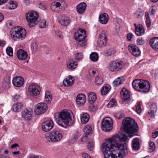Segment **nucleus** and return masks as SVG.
Instances as JSON below:
<instances>
[{"label": "nucleus", "instance_id": "ea45409f", "mask_svg": "<svg viewBox=\"0 0 158 158\" xmlns=\"http://www.w3.org/2000/svg\"><path fill=\"white\" fill-rule=\"evenodd\" d=\"M90 58L92 61L95 62L98 60V56L97 53L93 52L90 54Z\"/></svg>", "mask_w": 158, "mask_h": 158}, {"label": "nucleus", "instance_id": "5701e85b", "mask_svg": "<svg viewBox=\"0 0 158 158\" xmlns=\"http://www.w3.org/2000/svg\"><path fill=\"white\" fill-rule=\"evenodd\" d=\"M150 44L154 49L158 50V38H152L150 40Z\"/></svg>", "mask_w": 158, "mask_h": 158}, {"label": "nucleus", "instance_id": "4d7b16f0", "mask_svg": "<svg viewBox=\"0 0 158 158\" xmlns=\"http://www.w3.org/2000/svg\"><path fill=\"white\" fill-rule=\"evenodd\" d=\"M89 108L90 110L91 111H94L96 108V106H94L93 105H91L89 106Z\"/></svg>", "mask_w": 158, "mask_h": 158}, {"label": "nucleus", "instance_id": "39448f33", "mask_svg": "<svg viewBox=\"0 0 158 158\" xmlns=\"http://www.w3.org/2000/svg\"><path fill=\"white\" fill-rule=\"evenodd\" d=\"M86 31L82 29H79L75 33L74 37L79 46L83 47L87 44V41L85 40L86 37Z\"/></svg>", "mask_w": 158, "mask_h": 158}, {"label": "nucleus", "instance_id": "3c124183", "mask_svg": "<svg viewBox=\"0 0 158 158\" xmlns=\"http://www.w3.org/2000/svg\"><path fill=\"white\" fill-rule=\"evenodd\" d=\"M136 111L138 114H140L141 113L142 110L141 108V104L140 103H138L136 107Z\"/></svg>", "mask_w": 158, "mask_h": 158}, {"label": "nucleus", "instance_id": "1a4fd4ad", "mask_svg": "<svg viewBox=\"0 0 158 158\" xmlns=\"http://www.w3.org/2000/svg\"><path fill=\"white\" fill-rule=\"evenodd\" d=\"M47 105L44 103H40L37 104L36 108L35 109L34 112L36 115H39L40 114L45 112L47 109Z\"/></svg>", "mask_w": 158, "mask_h": 158}, {"label": "nucleus", "instance_id": "774afa93", "mask_svg": "<svg viewBox=\"0 0 158 158\" xmlns=\"http://www.w3.org/2000/svg\"><path fill=\"white\" fill-rule=\"evenodd\" d=\"M8 0H0V5L6 3Z\"/></svg>", "mask_w": 158, "mask_h": 158}, {"label": "nucleus", "instance_id": "6ab92c4d", "mask_svg": "<svg viewBox=\"0 0 158 158\" xmlns=\"http://www.w3.org/2000/svg\"><path fill=\"white\" fill-rule=\"evenodd\" d=\"M74 78L70 75L65 79L63 81V85L66 86H69L72 85L74 82Z\"/></svg>", "mask_w": 158, "mask_h": 158}, {"label": "nucleus", "instance_id": "dca6fc26", "mask_svg": "<svg viewBox=\"0 0 158 158\" xmlns=\"http://www.w3.org/2000/svg\"><path fill=\"white\" fill-rule=\"evenodd\" d=\"M24 79L20 77H17L14 78L12 81L13 85L16 87H21L23 84Z\"/></svg>", "mask_w": 158, "mask_h": 158}, {"label": "nucleus", "instance_id": "864d4df0", "mask_svg": "<svg viewBox=\"0 0 158 158\" xmlns=\"http://www.w3.org/2000/svg\"><path fill=\"white\" fill-rule=\"evenodd\" d=\"M143 14V12L141 10L135 14V16L138 18H141L142 17Z\"/></svg>", "mask_w": 158, "mask_h": 158}, {"label": "nucleus", "instance_id": "7ed1b4c3", "mask_svg": "<svg viewBox=\"0 0 158 158\" xmlns=\"http://www.w3.org/2000/svg\"><path fill=\"white\" fill-rule=\"evenodd\" d=\"M122 123L123 125V129L124 132L128 134L130 138L135 135L138 132V127L137 123L131 118L127 117L123 119Z\"/></svg>", "mask_w": 158, "mask_h": 158}, {"label": "nucleus", "instance_id": "c03bdc74", "mask_svg": "<svg viewBox=\"0 0 158 158\" xmlns=\"http://www.w3.org/2000/svg\"><path fill=\"white\" fill-rule=\"evenodd\" d=\"M149 151L150 152H153L156 148L155 143L152 142H149Z\"/></svg>", "mask_w": 158, "mask_h": 158}, {"label": "nucleus", "instance_id": "4c0bfd02", "mask_svg": "<svg viewBox=\"0 0 158 158\" xmlns=\"http://www.w3.org/2000/svg\"><path fill=\"white\" fill-rule=\"evenodd\" d=\"M145 18L146 19V25L147 27L149 28L151 25V21L149 17V14L147 11L145 12Z\"/></svg>", "mask_w": 158, "mask_h": 158}, {"label": "nucleus", "instance_id": "a878e982", "mask_svg": "<svg viewBox=\"0 0 158 158\" xmlns=\"http://www.w3.org/2000/svg\"><path fill=\"white\" fill-rule=\"evenodd\" d=\"M135 33L138 36H141L144 33V30L143 26L141 24L139 25L138 27L135 29Z\"/></svg>", "mask_w": 158, "mask_h": 158}, {"label": "nucleus", "instance_id": "f3484780", "mask_svg": "<svg viewBox=\"0 0 158 158\" xmlns=\"http://www.w3.org/2000/svg\"><path fill=\"white\" fill-rule=\"evenodd\" d=\"M76 101L77 104L80 106L83 105L86 101V96L83 94H79L77 96Z\"/></svg>", "mask_w": 158, "mask_h": 158}, {"label": "nucleus", "instance_id": "bb28decb", "mask_svg": "<svg viewBox=\"0 0 158 158\" xmlns=\"http://www.w3.org/2000/svg\"><path fill=\"white\" fill-rule=\"evenodd\" d=\"M22 116L25 119L29 120L31 118V112L27 109H25L22 112Z\"/></svg>", "mask_w": 158, "mask_h": 158}, {"label": "nucleus", "instance_id": "aec40b11", "mask_svg": "<svg viewBox=\"0 0 158 158\" xmlns=\"http://www.w3.org/2000/svg\"><path fill=\"white\" fill-rule=\"evenodd\" d=\"M122 98L125 101L128 100L130 98V94L129 91L125 88H123L120 92Z\"/></svg>", "mask_w": 158, "mask_h": 158}, {"label": "nucleus", "instance_id": "4468645a", "mask_svg": "<svg viewBox=\"0 0 158 158\" xmlns=\"http://www.w3.org/2000/svg\"><path fill=\"white\" fill-rule=\"evenodd\" d=\"M53 123L52 120H48L43 123L42 125V130L44 131H50L53 127Z\"/></svg>", "mask_w": 158, "mask_h": 158}, {"label": "nucleus", "instance_id": "a211bd4d", "mask_svg": "<svg viewBox=\"0 0 158 158\" xmlns=\"http://www.w3.org/2000/svg\"><path fill=\"white\" fill-rule=\"evenodd\" d=\"M17 55L19 59L21 60H26L28 56L27 52L22 49H19L17 51Z\"/></svg>", "mask_w": 158, "mask_h": 158}, {"label": "nucleus", "instance_id": "20e7f679", "mask_svg": "<svg viewBox=\"0 0 158 158\" xmlns=\"http://www.w3.org/2000/svg\"><path fill=\"white\" fill-rule=\"evenodd\" d=\"M26 35L25 29L20 27H15L11 31V38L15 40L17 39L22 40L25 38Z\"/></svg>", "mask_w": 158, "mask_h": 158}, {"label": "nucleus", "instance_id": "338daca9", "mask_svg": "<svg viewBox=\"0 0 158 158\" xmlns=\"http://www.w3.org/2000/svg\"><path fill=\"white\" fill-rule=\"evenodd\" d=\"M17 147H19L17 143L13 144L11 145V148L12 149L15 148Z\"/></svg>", "mask_w": 158, "mask_h": 158}, {"label": "nucleus", "instance_id": "cd10ccee", "mask_svg": "<svg viewBox=\"0 0 158 158\" xmlns=\"http://www.w3.org/2000/svg\"><path fill=\"white\" fill-rule=\"evenodd\" d=\"M61 4L60 2L55 1L53 2L51 4V9L53 11L56 12L60 9Z\"/></svg>", "mask_w": 158, "mask_h": 158}, {"label": "nucleus", "instance_id": "5fc2aeb1", "mask_svg": "<svg viewBox=\"0 0 158 158\" xmlns=\"http://www.w3.org/2000/svg\"><path fill=\"white\" fill-rule=\"evenodd\" d=\"M137 44L139 45H141L144 43V40L142 38L139 39L137 40Z\"/></svg>", "mask_w": 158, "mask_h": 158}, {"label": "nucleus", "instance_id": "4be33fe9", "mask_svg": "<svg viewBox=\"0 0 158 158\" xmlns=\"http://www.w3.org/2000/svg\"><path fill=\"white\" fill-rule=\"evenodd\" d=\"M86 7V4L84 2H81L78 4L76 7L77 13L80 14H83L85 10Z\"/></svg>", "mask_w": 158, "mask_h": 158}, {"label": "nucleus", "instance_id": "c756f323", "mask_svg": "<svg viewBox=\"0 0 158 158\" xmlns=\"http://www.w3.org/2000/svg\"><path fill=\"white\" fill-rule=\"evenodd\" d=\"M77 63L73 60H70L67 63V67L69 69H76L77 66Z\"/></svg>", "mask_w": 158, "mask_h": 158}, {"label": "nucleus", "instance_id": "2f4dec72", "mask_svg": "<svg viewBox=\"0 0 158 158\" xmlns=\"http://www.w3.org/2000/svg\"><path fill=\"white\" fill-rule=\"evenodd\" d=\"M157 110V105L156 103H152L150 106V111L148 112V114H150L152 117L154 116V114L156 112Z\"/></svg>", "mask_w": 158, "mask_h": 158}, {"label": "nucleus", "instance_id": "ddd939ff", "mask_svg": "<svg viewBox=\"0 0 158 158\" xmlns=\"http://www.w3.org/2000/svg\"><path fill=\"white\" fill-rule=\"evenodd\" d=\"M128 49L130 52L135 56H138L140 55L141 52L139 49L135 45L130 44L128 47Z\"/></svg>", "mask_w": 158, "mask_h": 158}, {"label": "nucleus", "instance_id": "412c9836", "mask_svg": "<svg viewBox=\"0 0 158 158\" xmlns=\"http://www.w3.org/2000/svg\"><path fill=\"white\" fill-rule=\"evenodd\" d=\"M99 19L101 23L102 24H106L109 20V17L107 14L103 13L99 15Z\"/></svg>", "mask_w": 158, "mask_h": 158}, {"label": "nucleus", "instance_id": "9b49d317", "mask_svg": "<svg viewBox=\"0 0 158 158\" xmlns=\"http://www.w3.org/2000/svg\"><path fill=\"white\" fill-rule=\"evenodd\" d=\"M122 67V63L114 61L110 63L109 69L111 71H116L121 69Z\"/></svg>", "mask_w": 158, "mask_h": 158}, {"label": "nucleus", "instance_id": "09e8293b", "mask_svg": "<svg viewBox=\"0 0 158 158\" xmlns=\"http://www.w3.org/2000/svg\"><path fill=\"white\" fill-rule=\"evenodd\" d=\"M87 148L90 151H91L93 149V141H90L87 145Z\"/></svg>", "mask_w": 158, "mask_h": 158}, {"label": "nucleus", "instance_id": "7c9ffc66", "mask_svg": "<svg viewBox=\"0 0 158 158\" xmlns=\"http://www.w3.org/2000/svg\"><path fill=\"white\" fill-rule=\"evenodd\" d=\"M111 89V87L108 84H105L102 87L101 90V94L102 95L106 94Z\"/></svg>", "mask_w": 158, "mask_h": 158}, {"label": "nucleus", "instance_id": "423d86ee", "mask_svg": "<svg viewBox=\"0 0 158 158\" xmlns=\"http://www.w3.org/2000/svg\"><path fill=\"white\" fill-rule=\"evenodd\" d=\"M63 136L62 134L59 131L53 130L48 136L45 135V138L48 142H58L62 139Z\"/></svg>", "mask_w": 158, "mask_h": 158}, {"label": "nucleus", "instance_id": "e2e57ef3", "mask_svg": "<svg viewBox=\"0 0 158 158\" xmlns=\"http://www.w3.org/2000/svg\"><path fill=\"white\" fill-rule=\"evenodd\" d=\"M9 84H10V82L9 80H7L6 82H5V81H3V84L6 85H5V86L6 87H9Z\"/></svg>", "mask_w": 158, "mask_h": 158}, {"label": "nucleus", "instance_id": "e433bc0d", "mask_svg": "<svg viewBox=\"0 0 158 158\" xmlns=\"http://www.w3.org/2000/svg\"><path fill=\"white\" fill-rule=\"evenodd\" d=\"M133 148L134 150H137L139 146V141L137 138L134 139L132 142Z\"/></svg>", "mask_w": 158, "mask_h": 158}, {"label": "nucleus", "instance_id": "680f3d73", "mask_svg": "<svg viewBox=\"0 0 158 158\" xmlns=\"http://www.w3.org/2000/svg\"><path fill=\"white\" fill-rule=\"evenodd\" d=\"M158 136V131H156L152 133V136L154 138Z\"/></svg>", "mask_w": 158, "mask_h": 158}, {"label": "nucleus", "instance_id": "bf43d9fd", "mask_svg": "<svg viewBox=\"0 0 158 158\" xmlns=\"http://www.w3.org/2000/svg\"><path fill=\"white\" fill-rule=\"evenodd\" d=\"M82 156L83 158H92L90 155L86 153H83Z\"/></svg>", "mask_w": 158, "mask_h": 158}, {"label": "nucleus", "instance_id": "de8ad7c7", "mask_svg": "<svg viewBox=\"0 0 158 158\" xmlns=\"http://www.w3.org/2000/svg\"><path fill=\"white\" fill-rule=\"evenodd\" d=\"M115 103L116 101L114 99H111L108 104V107H111L114 106Z\"/></svg>", "mask_w": 158, "mask_h": 158}, {"label": "nucleus", "instance_id": "58836bf2", "mask_svg": "<svg viewBox=\"0 0 158 158\" xmlns=\"http://www.w3.org/2000/svg\"><path fill=\"white\" fill-rule=\"evenodd\" d=\"M7 6L10 9H14L17 6V4L15 2L10 1L7 4Z\"/></svg>", "mask_w": 158, "mask_h": 158}, {"label": "nucleus", "instance_id": "6e6552de", "mask_svg": "<svg viewBox=\"0 0 158 158\" xmlns=\"http://www.w3.org/2000/svg\"><path fill=\"white\" fill-rule=\"evenodd\" d=\"M101 124L102 129L105 131H109L113 129V121L110 117H106L104 118Z\"/></svg>", "mask_w": 158, "mask_h": 158}, {"label": "nucleus", "instance_id": "c9c22d12", "mask_svg": "<svg viewBox=\"0 0 158 158\" xmlns=\"http://www.w3.org/2000/svg\"><path fill=\"white\" fill-rule=\"evenodd\" d=\"M124 80V78L123 77H118L113 82L114 86H116L120 85Z\"/></svg>", "mask_w": 158, "mask_h": 158}, {"label": "nucleus", "instance_id": "b1692460", "mask_svg": "<svg viewBox=\"0 0 158 158\" xmlns=\"http://www.w3.org/2000/svg\"><path fill=\"white\" fill-rule=\"evenodd\" d=\"M71 21L70 18L65 16H62L60 20V23L64 26H68L70 23Z\"/></svg>", "mask_w": 158, "mask_h": 158}, {"label": "nucleus", "instance_id": "f704fd0d", "mask_svg": "<svg viewBox=\"0 0 158 158\" xmlns=\"http://www.w3.org/2000/svg\"><path fill=\"white\" fill-rule=\"evenodd\" d=\"M89 119V116L88 114L86 113L83 114L81 118V123L82 124H85L87 123Z\"/></svg>", "mask_w": 158, "mask_h": 158}, {"label": "nucleus", "instance_id": "6e6d98bb", "mask_svg": "<svg viewBox=\"0 0 158 158\" xmlns=\"http://www.w3.org/2000/svg\"><path fill=\"white\" fill-rule=\"evenodd\" d=\"M55 34L59 38H63L62 36V32L59 30H56L55 31Z\"/></svg>", "mask_w": 158, "mask_h": 158}, {"label": "nucleus", "instance_id": "a19ab883", "mask_svg": "<svg viewBox=\"0 0 158 158\" xmlns=\"http://www.w3.org/2000/svg\"><path fill=\"white\" fill-rule=\"evenodd\" d=\"M103 82V80L102 78L100 76H97L95 78V83L98 85H102Z\"/></svg>", "mask_w": 158, "mask_h": 158}, {"label": "nucleus", "instance_id": "f257e3e1", "mask_svg": "<svg viewBox=\"0 0 158 158\" xmlns=\"http://www.w3.org/2000/svg\"><path fill=\"white\" fill-rule=\"evenodd\" d=\"M128 137L123 134L121 137L118 138L120 141L125 142ZM118 138H109L102 145V151L105 158H123L128 154L127 145L118 143Z\"/></svg>", "mask_w": 158, "mask_h": 158}, {"label": "nucleus", "instance_id": "0e129e2a", "mask_svg": "<svg viewBox=\"0 0 158 158\" xmlns=\"http://www.w3.org/2000/svg\"><path fill=\"white\" fill-rule=\"evenodd\" d=\"M6 44V42L3 40H0V46L2 47L4 46Z\"/></svg>", "mask_w": 158, "mask_h": 158}, {"label": "nucleus", "instance_id": "052dcab7", "mask_svg": "<svg viewBox=\"0 0 158 158\" xmlns=\"http://www.w3.org/2000/svg\"><path fill=\"white\" fill-rule=\"evenodd\" d=\"M89 135L86 134H84L83 137L81 138V141L82 142H84L85 141V139H86L88 135Z\"/></svg>", "mask_w": 158, "mask_h": 158}, {"label": "nucleus", "instance_id": "f03ea898", "mask_svg": "<svg viewBox=\"0 0 158 158\" xmlns=\"http://www.w3.org/2000/svg\"><path fill=\"white\" fill-rule=\"evenodd\" d=\"M73 114L70 110H64L59 113L58 118L56 119L57 123L61 127H66L72 125L73 120L72 118Z\"/></svg>", "mask_w": 158, "mask_h": 158}, {"label": "nucleus", "instance_id": "c85d7f7f", "mask_svg": "<svg viewBox=\"0 0 158 158\" xmlns=\"http://www.w3.org/2000/svg\"><path fill=\"white\" fill-rule=\"evenodd\" d=\"M88 100L91 103H93L96 100L97 97L95 94L93 92H90L88 94Z\"/></svg>", "mask_w": 158, "mask_h": 158}, {"label": "nucleus", "instance_id": "603ef678", "mask_svg": "<svg viewBox=\"0 0 158 158\" xmlns=\"http://www.w3.org/2000/svg\"><path fill=\"white\" fill-rule=\"evenodd\" d=\"M46 21L44 20H42L40 23L39 27L41 28H45L46 27Z\"/></svg>", "mask_w": 158, "mask_h": 158}, {"label": "nucleus", "instance_id": "f8f14e48", "mask_svg": "<svg viewBox=\"0 0 158 158\" xmlns=\"http://www.w3.org/2000/svg\"><path fill=\"white\" fill-rule=\"evenodd\" d=\"M107 40L106 32L105 31H103L99 35L98 43L100 46H105L106 45Z\"/></svg>", "mask_w": 158, "mask_h": 158}, {"label": "nucleus", "instance_id": "37998d69", "mask_svg": "<svg viewBox=\"0 0 158 158\" xmlns=\"http://www.w3.org/2000/svg\"><path fill=\"white\" fill-rule=\"evenodd\" d=\"M116 51L114 49H110L106 50L105 52L106 56H110L112 54H114Z\"/></svg>", "mask_w": 158, "mask_h": 158}, {"label": "nucleus", "instance_id": "393cba45", "mask_svg": "<svg viewBox=\"0 0 158 158\" xmlns=\"http://www.w3.org/2000/svg\"><path fill=\"white\" fill-rule=\"evenodd\" d=\"M23 105V103L21 102L16 103L13 105L12 109L14 112H18L21 110Z\"/></svg>", "mask_w": 158, "mask_h": 158}, {"label": "nucleus", "instance_id": "13d9d810", "mask_svg": "<svg viewBox=\"0 0 158 158\" xmlns=\"http://www.w3.org/2000/svg\"><path fill=\"white\" fill-rule=\"evenodd\" d=\"M158 75V71H156V70H153L152 73V76L155 78L157 77Z\"/></svg>", "mask_w": 158, "mask_h": 158}, {"label": "nucleus", "instance_id": "2eb2a0df", "mask_svg": "<svg viewBox=\"0 0 158 158\" xmlns=\"http://www.w3.org/2000/svg\"><path fill=\"white\" fill-rule=\"evenodd\" d=\"M140 89H143L142 91L147 92L150 90V85L149 82L145 80H140Z\"/></svg>", "mask_w": 158, "mask_h": 158}, {"label": "nucleus", "instance_id": "72a5a7b5", "mask_svg": "<svg viewBox=\"0 0 158 158\" xmlns=\"http://www.w3.org/2000/svg\"><path fill=\"white\" fill-rule=\"evenodd\" d=\"M52 99V96L51 93L49 91L45 92L44 101L47 103H50Z\"/></svg>", "mask_w": 158, "mask_h": 158}, {"label": "nucleus", "instance_id": "49530a36", "mask_svg": "<svg viewBox=\"0 0 158 158\" xmlns=\"http://www.w3.org/2000/svg\"><path fill=\"white\" fill-rule=\"evenodd\" d=\"M76 60H82L83 57V54L81 52L77 53L75 56Z\"/></svg>", "mask_w": 158, "mask_h": 158}, {"label": "nucleus", "instance_id": "473e14b6", "mask_svg": "<svg viewBox=\"0 0 158 158\" xmlns=\"http://www.w3.org/2000/svg\"><path fill=\"white\" fill-rule=\"evenodd\" d=\"M140 80L136 79L133 81L132 82V86L133 88L136 90L139 91L140 89Z\"/></svg>", "mask_w": 158, "mask_h": 158}, {"label": "nucleus", "instance_id": "79ce46f5", "mask_svg": "<svg viewBox=\"0 0 158 158\" xmlns=\"http://www.w3.org/2000/svg\"><path fill=\"white\" fill-rule=\"evenodd\" d=\"M83 131L85 134L89 135L91 133L92 128L90 126L86 125Z\"/></svg>", "mask_w": 158, "mask_h": 158}, {"label": "nucleus", "instance_id": "0eeeda50", "mask_svg": "<svg viewBox=\"0 0 158 158\" xmlns=\"http://www.w3.org/2000/svg\"><path fill=\"white\" fill-rule=\"evenodd\" d=\"M26 17L27 21L30 23L28 24L29 27H33L37 23L36 20L39 17L37 12L34 11L29 12L26 14Z\"/></svg>", "mask_w": 158, "mask_h": 158}, {"label": "nucleus", "instance_id": "9d476101", "mask_svg": "<svg viewBox=\"0 0 158 158\" xmlns=\"http://www.w3.org/2000/svg\"><path fill=\"white\" fill-rule=\"evenodd\" d=\"M28 91L31 95L37 96L40 93V87L36 84H31L29 86Z\"/></svg>", "mask_w": 158, "mask_h": 158}, {"label": "nucleus", "instance_id": "8fccbe9b", "mask_svg": "<svg viewBox=\"0 0 158 158\" xmlns=\"http://www.w3.org/2000/svg\"><path fill=\"white\" fill-rule=\"evenodd\" d=\"M133 38V35L131 33H129L127 34V41H132V39Z\"/></svg>", "mask_w": 158, "mask_h": 158}, {"label": "nucleus", "instance_id": "69168bd1", "mask_svg": "<svg viewBox=\"0 0 158 158\" xmlns=\"http://www.w3.org/2000/svg\"><path fill=\"white\" fill-rule=\"evenodd\" d=\"M20 96L19 95H16L13 98V100L14 101H17L20 98Z\"/></svg>", "mask_w": 158, "mask_h": 158}, {"label": "nucleus", "instance_id": "a18cd8bd", "mask_svg": "<svg viewBox=\"0 0 158 158\" xmlns=\"http://www.w3.org/2000/svg\"><path fill=\"white\" fill-rule=\"evenodd\" d=\"M7 54L10 56H13V50L12 48L8 47L6 50Z\"/></svg>", "mask_w": 158, "mask_h": 158}]
</instances>
